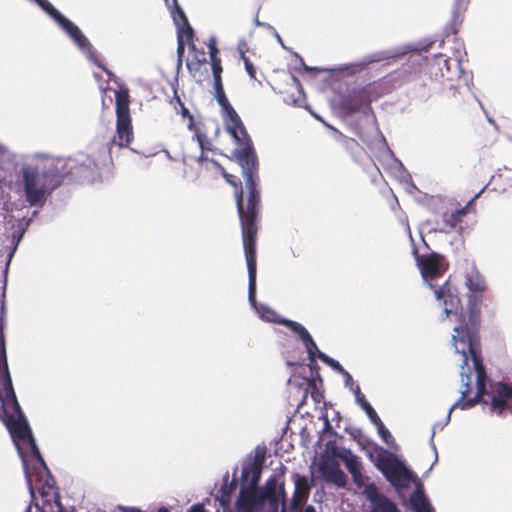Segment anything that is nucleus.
<instances>
[{"label": "nucleus", "mask_w": 512, "mask_h": 512, "mask_svg": "<svg viewBox=\"0 0 512 512\" xmlns=\"http://www.w3.org/2000/svg\"><path fill=\"white\" fill-rule=\"evenodd\" d=\"M455 334L452 335V345L458 355L460 365L461 388L460 397L449 408L444 423H436L430 439V447L434 453L433 464L438 462V453L433 441L435 430L443 429L451 420L452 412L460 408L470 409L482 401V395L486 393L487 373L483 364L480 350L477 346V336L464 324L454 327ZM431 466L427 472L432 470Z\"/></svg>", "instance_id": "1"}, {"label": "nucleus", "mask_w": 512, "mask_h": 512, "mask_svg": "<svg viewBox=\"0 0 512 512\" xmlns=\"http://www.w3.org/2000/svg\"><path fill=\"white\" fill-rule=\"evenodd\" d=\"M320 419L323 422V428L318 445L324 450L314 457L310 467L312 477H319L327 483L343 487L347 483V476L340 469L339 461H343L348 471L352 473V456L350 451L340 446L341 438L333 430V422H336V427L339 426V413L333 408H326Z\"/></svg>", "instance_id": "2"}, {"label": "nucleus", "mask_w": 512, "mask_h": 512, "mask_svg": "<svg viewBox=\"0 0 512 512\" xmlns=\"http://www.w3.org/2000/svg\"><path fill=\"white\" fill-rule=\"evenodd\" d=\"M221 108L226 130L238 145L234 155L242 168L245 182V190H241L240 193H236V200L238 199V196L243 195L244 219L255 220V208L258 203L259 195L256 189V181L254 179L252 169L256 165V156L251 147V140L239 115L229 103L221 106Z\"/></svg>", "instance_id": "3"}, {"label": "nucleus", "mask_w": 512, "mask_h": 512, "mask_svg": "<svg viewBox=\"0 0 512 512\" xmlns=\"http://www.w3.org/2000/svg\"><path fill=\"white\" fill-rule=\"evenodd\" d=\"M65 160L44 158L35 164H25L21 169L22 185L30 206L42 207L46 195L61 181Z\"/></svg>", "instance_id": "4"}, {"label": "nucleus", "mask_w": 512, "mask_h": 512, "mask_svg": "<svg viewBox=\"0 0 512 512\" xmlns=\"http://www.w3.org/2000/svg\"><path fill=\"white\" fill-rule=\"evenodd\" d=\"M237 209L242 226V237L243 246L245 252V258L248 269L249 277V288H248V299L250 304L255 309L258 316L267 322L283 324L284 318H281L274 310L270 307L258 304L256 302V255H255V236L256 226L254 220L244 219V205L243 195L238 196Z\"/></svg>", "instance_id": "5"}, {"label": "nucleus", "mask_w": 512, "mask_h": 512, "mask_svg": "<svg viewBox=\"0 0 512 512\" xmlns=\"http://www.w3.org/2000/svg\"><path fill=\"white\" fill-rule=\"evenodd\" d=\"M259 479L260 469L254 467L250 485L240 490L238 512H278L280 498L284 495L283 486L278 485L275 477H271L264 487L258 488Z\"/></svg>", "instance_id": "6"}, {"label": "nucleus", "mask_w": 512, "mask_h": 512, "mask_svg": "<svg viewBox=\"0 0 512 512\" xmlns=\"http://www.w3.org/2000/svg\"><path fill=\"white\" fill-rule=\"evenodd\" d=\"M416 260L424 282L434 290L436 299L440 305H443L444 314L447 317L451 314L456 315L459 307V297L452 292L448 280H445L442 285L433 283V280L440 276L444 270L442 256L437 253H431L423 259L417 257Z\"/></svg>", "instance_id": "7"}, {"label": "nucleus", "mask_w": 512, "mask_h": 512, "mask_svg": "<svg viewBox=\"0 0 512 512\" xmlns=\"http://www.w3.org/2000/svg\"><path fill=\"white\" fill-rule=\"evenodd\" d=\"M369 458L399 495L416 478L414 473L399 458L385 449H381L376 457L369 453Z\"/></svg>", "instance_id": "8"}, {"label": "nucleus", "mask_w": 512, "mask_h": 512, "mask_svg": "<svg viewBox=\"0 0 512 512\" xmlns=\"http://www.w3.org/2000/svg\"><path fill=\"white\" fill-rule=\"evenodd\" d=\"M38 4L71 38V40L77 45L84 56L89 61L98 64L92 45L86 36L81 32L79 27L64 17L49 1L38 0Z\"/></svg>", "instance_id": "9"}, {"label": "nucleus", "mask_w": 512, "mask_h": 512, "mask_svg": "<svg viewBox=\"0 0 512 512\" xmlns=\"http://www.w3.org/2000/svg\"><path fill=\"white\" fill-rule=\"evenodd\" d=\"M357 122L356 127L354 126V133L362 139H366L372 136H378L381 138L384 145L386 141L384 136L379 131L377 126L376 117L370 106V99L365 95L354 93V122Z\"/></svg>", "instance_id": "10"}, {"label": "nucleus", "mask_w": 512, "mask_h": 512, "mask_svg": "<svg viewBox=\"0 0 512 512\" xmlns=\"http://www.w3.org/2000/svg\"><path fill=\"white\" fill-rule=\"evenodd\" d=\"M358 465V457L354 455V485L362 489V494L370 504L369 512H401L392 500L379 492L374 483H364Z\"/></svg>", "instance_id": "11"}, {"label": "nucleus", "mask_w": 512, "mask_h": 512, "mask_svg": "<svg viewBox=\"0 0 512 512\" xmlns=\"http://www.w3.org/2000/svg\"><path fill=\"white\" fill-rule=\"evenodd\" d=\"M116 114L117 142L119 146H126L130 144L133 139V131L131 126V117L127 94H117Z\"/></svg>", "instance_id": "12"}, {"label": "nucleus", "mask_w": 512, "mask_h": 512, "mask_svg": "<svg viewBox=\"0 0 512 512\" xmlns=\"http://www.w3.org/2000/svg\"><path fill=\"white\" fill-rule=\"evenodd\" d=\"M170 10L174 24L177 28L178 35V53L184 52L185 44L192 39L193 30L189 25L182 8L178 5L177 0H164Z\"/></svg>", "instance_id": "13"}, {"label": "nucleus", "mask_w": 512, "mask_h": 512, "mask_svg": "<svg viewBox=\"0 0 512 512\" xmlns=\"http://www.w3.org/2000/svg\"><path fill=\"white\" fill-rule=\"evenodd\" d=\"M489 392L482 395V401L480 403H487L483 399L484 395H488ZM491 399L490 406L491 410L501 415L506 408L512 407V386L504 382H496L491 387Z\"/></svg>", "instance_id": "14"}, {"label": "nucleus", "mask_w": 512, "mask_h": 512, "mask_svg": "<svg viewBox=\"0 0 512 512\" xmlns=\"http://www.w3.org/2000/svg\"><path fill=\"white\" fill-rule=\"evenodd\" d=\"M283 325H285L288 330L301 341L308 354L310 364H313L316 359V352H319V348L309 331L302 324L288 319L283 321Z\"/></svg>", "instance_id": "15"}, {"label": "nucleus", "mask_w": 512, "mask_h": 512, "mask_svg": "<svg viewBox=\"0 0 512 512\" xmlns=\"http://www.w3.org/2000/svg\"><path fill=\"white\" fill-rule=\"evenodd\" d=\"M396 56H397V53H395L391 50H382V51L370 53V54L364 56L362 59H359L356 62L354 61V73L362 71L370 64L389 60Z\"/></svg>", "instance_id": "16"}, {"label": "nucleus", "mask_w": 512, "mask_h": 512, "mask_svg": "<svg viewBox=\"0 0 512 512\" xmlns=\"http://www.w3.org/2000/svg\"><path fill=\"white\" fill-rule=\"evenodd\" d=\"M410 504L415 512H434V508L429 503L422 483L417 482L416 487L410 495Z\"/></svg>", "instance_id": "17"}, {"label": "nucleus", "mask_w": 512, "mask_h": 512, "mask_svg": "<svg viewBox=\"0 0 512 512\" xmlns=\"http://www.w3.org/2000/svg\"><path fill=\"white\" fill-rule=\"evenodd\" d=\"M310 484L304 476H298L295 480V491L292 500L293 508L302 506L308 499Z\"/></svg>", "instance_id": "18"}, {"label": "nucleus", "mask_w": 512, "mask_h": 512, "mask_svg": "<svg viewBox=\"0 0 512 512\" xmlns=\"http://www.w3.org/2000/svg\"><path fill=\"white\" fill-rule=\"evenodd\" d=\"M465 286L469 290V294L483 293L486 290L484 277L474 267L466 273Z\"/></svg>", "instance_id": "19"}, {"label": "nucleus", "mask_w": 512, "mask_h": 512, "mask_svg": "<svg viewBox=\"0 0 512 512\" xmlns=\"http://www.w3.org/2000/svg\"><path fill=\"white\" fill-rule=\"evenodd\" d=\"M354 400L357 405L365 412L371 424L380 419L375 409L366 399L365 395L361 392L359 386L354 387Z\"/></svg>", "instance_id": "20"}, {"label": "nucleus", "mask_w": 512, "mask_h": 512, "mask_svg": "<svg viewBox=\"0 0 512 512\" xmlns=\"http://www.w3.org/2000/svg\"><path fill=\"white\" fill-rule=\"evenodd\" d=\"M469 319L473 326L479 322L481 299L476 294H468Z\"/></svg>", "instance_id": "21"}, {"label": "nucleus", "mask_w": 512, "mask_h": 512, "mask_svg": "<svg viewBox=\"0 0 512 512\" xmlns=\"http://www.w3.org/2000/svg\"><path fill=\"white\" fill-rule=\"evenodd\" d=\"M316 357H318L322 362H324L325 364L330 366L334 371L342 374L343 377L345 378L346 384L347 385L349 384L350 374L342 368V366L340 365V363L338 361L329 357L328 355L321 352L320 350H319V352H316Z\"/></svg>", "instance_id": "22"}, {"label": "nucleus", "mask_w": 512, "mask_h": 512, "mask_svg": "<svg viewBox=\"0 0 512 512\" xmlns=\"http://www.w3.org/2000/svg\"><path fill=\"white\" fill-rule=\"evenodd\" d=\"M460 221L457 216L451 211L443 214V227L435 228V231L448 233L452 230L457 229Z\"/></svg>", "instance_id": "23"}, {"label": "nucleus", "mask_w": 512, "mask_h": 512, "mask_svg": "<svg viewBox=\"0 0 512 512\" xmlns=\"http://www.w3.org/2000/svg\"><path fill=\"white\" fill-rule=\"evenodd\" d=\"M470 0H454L451 10V22L456 24L467 10Z\"/></svg>", "instance_id": "24"}, {"label": "nucleus", "mask_w": 512, "mask_h": 512, "mask_svg": "<svg viewBox=\"0 0 512 512\" xmlns=\"http://www.w3.org/2000/svg\"><path fill=\"white\" fill-rule=\"evenodd\" d=\"M382 441L389 447H393L395 445V439L391 435L390 431L385 427L381 418L377 420V422L372 423Z\"/></svg>", "instance_id": "25"}, {"label": "nucleus", "mask_w": 512, "mask_h": 512, "mask_svg": "<svg viewBox=\"0 0 512 512\" xmlns=\"http://www.w3.org/2000/svg\"><path fill=\"white\" fill-rule=\"evenodd\" d=\"M214 90H215V98L220 106L228 104V100L225 96L224 89L221 82V76H217L214 78Z\"/></svg>", "instance_id": "26"}, {"label": "nucleus", "mask_w": 512, "mask_h": 512, "mask_svg": "<svg viewBox=\"0 0 512 512\" xmlns=\"http://www.w3.org/2000/svg\"><path fill=\"white\" fill-rule=\"evenodd\" d=\"M25 229L26 228L24 227V224L21 221H17V229H16V231L12 235L13 242H14V245H15L14 249L16 248V246L21 241L22 236L25 233Z\"/></svg>", "instance_id": "27"}, {"label": "nucleus", "mask_w": 512, "mask_h": 512, "mask_svg": "<svg viewBox=\"0 0 512 512\" xmlns=\"http://www.w3.org/2000/svg\"><path fill=\"white\" fill-rule=\"evenodd\" d=\"M212 71H213V77L217 78V76H221L222 73V67L220 65V61L218 58H212Z\"/></svg>", "instance_id": "28"}, {"label": "nucleus", "mask_w": 512, "mask_h": 512, "mask_svg": "<svg viewBox=\"0 0 512 512\" xmlns=\"http://www.w3.org/2000/svg\"><path fill=\"white\" fill-rule=\"evenodd\" d=\"M208 48H209L210 58L211 59L217 58L218 49L216 46V38L215 37H210L209 43H208Z\"/></svg>", "instance_id": "29"}, {"label": "nucleus", "mask_w": 512, "mask_h": 512, "mask_svg": "<svg viewBox=\"0 0 512 512\" xmlns=\"http://www.w3.org/2000/svg\"><path fill=\"white\" fill-rule=\"evenodd\" d=\"M242 59L244 61L245 69H246L247 73L250 75L251 78H254L255 70H254L252 63L244 55H242Z\"/></svg>", "instance_id": "30"}, {"label": "nucleus", "mask_w": 512, "mask_h": 512, "mask_svg": "<svg viewBox=\"0 0 512 512\" xmlns=\"http://www.w3.org/2000/svg\"><path fill=\"white\" fill-rule=\"evenodd\" d=\"M467 207L468 206H465L463 208H460V209H456V210H453L452 212L457 216V218L459 219V221L461 222L462 220V217L464 215H466L467 213Z\"/></svg>", "instance_id": "31"}, {"label": "nucleus", "mask_w": 512, "mask_h": 512, "mask_svg": "<svg viewBox=\"0 0 512 512\" xmlns=\"http://www.w3.org/2000/svg\"><path fill=\"white\" fill-rule=\"evenodd\" d=\"M436 58L439 60V63H438L439 65H440V63H443V65L446 67V70L447 71L450 70L449 65H448V63H449L448 58L444 57V55H442V54L436 55Z\"/></svg>", "instance_id": "32"}, {"label": "nucleus", "mask_w": 512, "mask_h": 512, "mask_svg": "<svg viewBox=\"0 0 512 512\" xmlns=\"http://www.w3.org/2000/svg\"><path fill=\"white\" fill-rule=\"evenodd\" d=\"M187 512H205V510L201 505L197 504L192 506Z\"/></svg>", "instance_id": "33"}, {"label": "nucleus", "mask_w": 512, "mask_h": 512, "mask_svg": "<svg viewBox=\"0 0 512 512\" xmlns=\"http://www.w3.org/2000/svg\"><path fill=\"white\" fill-rule=\"evenodd\" d=\"M122 512H142V511L138 508L128 507V508L122 509Z\"/></svg>", "instance_id": "34"}, {"label": "nucleus", "mask_w": 512, "mask_h": 512, "mask_svg": "<svg viewBox=\"0 0 512 512\" xmlns=\"http://www.w3.org/2000/svg\"><path fill=\"white\" fill-rule=\"evenodd\" d=\"M485 188L481 189L467 204V206H469L472 202H474L477 198L480 197V195L482 194V192L484 191Z\"/></svg>", "instance_id": "35"}, {"label": "nucleus", "mask_w": 512, "mask_h": 512, "mask_svg": "<svg viewBox=\"0 0 512 512\" xmlns=\"http://www.w3.org/2000/svg\"><path fill=\"white\" fill-rule=\"evenodd\" d=\"M387 150H388V152L391 154V156L393 157L394 162H395V163H396L400 168H402V167H403L402 163H401L398 159H396V158L393 156L392 152L389 150V148H388V147H387Z\"/></svg>", "instance_id": "36"}, {"label": "nucleus", "mask_w": 512, "mask_h": 512, "mask_svg": "<svg viewBox=\"0 0 512 512\" xmlns=\"http://www.w3.org/2000/svg\"><path fill=\"white\" fill-rule=\"evenodd\" d=\"M6 152H7L6 147L2 143H0V155H4V154H6Z\"/></svg>", "instance_id": "37"}, {"label": "nucleus", "mask_w": 512, "mask_h": 512, "mask_svg": "<svg viewBox=\"0 0 512 512\" xmlns=\"http://www.w3.org/2000/svg\"><path fill=\"white\" fill-rule=\"evenodd\" d=\"M460 308H461V307L459 306V307H458V310H457V314H456V315H455V314H451V315H450V317H451V316H455L457 319H458V318H460V316H461V314H459V310H460ZM445 318H447V316H446V315H445V317H442V320H445ZM448 318H449V316H448Z\"/></svg>", "instance_id": "38"}, {"label": "nucleus", "mask_w": 512, "mask_h": 512, "mask_svg": "<svg viewBox=\"0 0 512 512\" xmlns=\"http://www.w3.org/2000/svg\"><path fill=\"white\" fill-rule=\"evenodd\" d=\"M224 177L230 184L236 186V184L230 179V176L227 173H224Z\"/></svg>", "instance_id": "39"}, {"label": "nucleus", "mask_w": 512, "mask_h": 512, "mask_svg": "<svg viewBox=\"0 0 512 512\" xmlns=\"http://www.w3.org/2000/svg\"><path fill=\"white\" fill-rule=\"evenodd\" d=\"M275 37L277 41L281 44L282 47H284L283 41L278 33H275Z\"/></svg>", "instance_id": "40"}, {"label": "nucleus", "mask_w": 512, "mask_h": 512, "mask_svg": "<svg viewBox=\"0 0 512 512\" xmlns=\"http://www.w3.org/2000/svg\"><path fill=\"white\" fill-rule=\"evenodd\" d=\"M303 512H316L315 509L312 506H308L304 509Z\"/></svg>", "instance_id": "41"}, {"label": "nucleus", "mask_w": 512, "mask_h": 512, "mask_svg": "<svg viewBox=\"0 0 512 512\" xmlns=\"http://www.w3.org/2000/svg\"><path fill=\"white\" fill-rule=\"evenodd\" d=\"M487 120L490 124L495 126V121L491 117H487Z\"/></svg>", "instance_id": "42"}, {"label": "nucleus", "mask_w": 512, "mask_h": 512, "mask_svg": "<svg viewBox=\"0 0 512 512\" xmlns=\"http://www.w3.org/2000/svg\"><path fill=\"white\" fill-rule=\"evenodd\" d=\"M192 125H193V121H192V117H190L189 124H188L189 129L192 128Z\"/></svg>", "instance_id": "43"}, {"label": "nucleus", "mask_w": 512, "mask_h": 512, "mask_svg": "<svg viewBox=\"0 0 512 512\" xmlns=\"http://www.w3.org/2000/svg\"><path fill=\"white\" fill-rule=\"evenodd\" d=\"M477 102H478L479 106L481 107V109L484 110V106H483L482 102L479 99H477Z\"/></svg>", "instance_id": "44"}, {"label": "nucleus", "mask_w": 512, "mask_h": 512, "mask_svg": "<svg viewBox=\"0 0 512 512\" xmlns=\"http://www.w3.org/2000/svg\"><path fill=\"white\" fill-rule=\"evenodd\" d=\"M158 512H169L166 508H161Z\"/></svg>", "instance_id": "45"}]
</instances>
